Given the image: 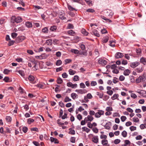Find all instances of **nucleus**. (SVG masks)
Segmentation results:
<instances>
[{
  "label": "nucleus",
  "instance_id": "nucleus-22",
  "mask_svg": "<svg viewBox=\"0 0 146 146\" xmlns=\"http://www.w3.org/2000/svg\"><path fill=\"white\" fill-rule=\"evenodd\" d=\"M140 62L144 65H146V58L144 57L141 58L140 59Z\"/></svg>",
  "mask_w": 146,
  "mask_h": 146
},
{
  "label": "nucleus",
  "instance_id": "nucleus-25",
  "mask_svg": "<svg viewBox=\"0 0 146 146\" xmlns=\"http://www.w3.org/2000/svg\"><path fill=\"white\" fill-rule=\"evenodd\" d=\"M3 80L6 82H10L11 81L9 77L6 76L3 79Z\"/></svg>",
  "mask_w": 146,
  "mask_h": 146
},
{
  "label": "nucleus",
  "instance_id": "nucleus-47",
  "mask_svg": "<svg viewBox=\"0 0 146 146\" xmlns=\"http://www.w3.org/2000/svg\"><path fill=\"white\" fill-rule=\"evenodd\" d=\"M75 92H77L78 93L83 94L84 93V91L82 89L76 90Z\"/></svg>",
  "mask_w": 146,
  "mask_h": 146
},
{
  "label": "nucleus",
  "instance_id": "nucleus-40",
  "mask_svg": "<svg viewBox=\"0 0 146 146\" xmlns=\"http://www.w3.org/2000/svg\"><path fill=\"white\" fill-rule=\"evenodd\" d=\"M57 82L58 84H60L62 82L63 80L60 78L59 77L58 78Z\"/></svg>",
  "mask_w": 146,
  "mask_h": 146
},
{
  "label": "nucleus",
  "instance_id": "nucleus-15",
  "mask_svg": "<svg viewBox=\"0 0 146 146\" xmlns=\"http://www.w3.org/2000/svg\"><path fill=\"white\" fill-rule=\"evenodd\" d=\"M46 43L48 45H52V40L51 39H48L46 41Z\"/></svg>",
  "mask_w": 146,
  "mask_h": 146
},
{
  "label": "nucleus",
  "instance_id": "nucleus-24",
  "mask_svg": "<svg viewBox=\"0 0 146 146\" xmlns=\"http://www.w3.org/2000/svg\"><path fill=\"white\" fill-rule=\"evenodd\" d=\"M143 70V68L142 67H141L136 68L135 70L136 72L139 73L142 72Z\"/></svg>",
  "mask_w": 146,
  "mask_h": 146
},
{
  "label": "nucleus",
  "instance_id": "nucleus-23",
  "mask_svg": "<svg viewBox=\"0 0 146 146\" xmlns=\"http://www.w3.org/2000/svg\"><path fill=\"white\" fill-rule=\"evenodd\" d=\"M57 29V27L56 26L54 25L51 27L50 29L52 31H55Z\"/></svg>",
  "mask_w": 146,
  "mask_h": 146
},
{
  "label": "nucleus",
  "instance_id": "nucleus-38",
  "mask_svg": "<svg viewBox=\"0 0 146 146\" xmlns=\"http://www.w3.org/2000/svg\"><path fill=\"white\" fill-rule=\"evenodd\" d=\"M102 143L104 145H107L108 143V141L107 140H103L102 141Z\"/></svg>",
  "mask_w": 146,
  "mask_h": 146
},
{
  "label": "nucleus",
  "instance_id": "nucleus-35",
  "mask_svg": "<svg viewBox=\"0 0 146 146\" xmlns=\"http://www.w3.org/2000/svg\"><path fill=\"white\" fill-rule=\"evenodd\" d=\"M79 80V77L77 75H75L73 78V80L74 81H77Z\"/></svg>",
  "mask_w": 146,
  "mask_h": 146
},
{
  "label": "nucleus",
  "instance_id": "nucleus-7",
  "mask_svg": "<svg viewBox=\"0 0 146 146\" xmlns=\"http://www.w3.org/2000/svg\"><path fill=\"white\" fill-rule=\"evenodd\" d=\"M98 63L100 64H101L103 66H104L106 65L107 62L106 60L104 59L100 58L98 60Z\"/></svg>",
  "mask_w": 146,
  "mask_h": 146
},
{
  "label": "nucleus",
  "instance_id": "nucleus-43",
  "mask_svg": "<svg viewBox=\"0 0 146 146\" xmlns=\"http://www.w3.org/2000/svg\"><path fill=\"white\" fill-rule=\"evenodd\" d=\"M127 132L125 131H123L121 133V135L124 137H127Z\"/></svg>",
  "mask_w": 146,
  "mask_h": 146
},
{
  "label": "nucleus",
  "instance_id": "nucleus-60",
  "mask_svg": "<svg viewBox=\"0 0 146 146\" xmlns=\"http://www.w3.org/2000/svg\"><path fill=\"white\" fill-rule=\"evenodd\" d=\"M6 119L7 121L9 122L11 121L12 120L11 117L10 116H7Z\"/></svg>",
  "mask_w": 146,
  "mask_h": 146
},
{
  "label": "nucleus",
  "instance_id": "nucleus-2",
  "mask_svg": "<svg viewBox=\"0 0 146 146\" xmlns=\"http://www.w3.org/2000/svg\"><path fill=\"white\" fill-rule=\"evenodd\" d=\"M104 15L109 18H111L114 14V13L111 10L106 9L104 11Z\"/></svg>",
  "mask_w": 146,
  "mask_h": 146
},
{
  "label": "nucleus",
  "instance_id": "nucleus-36",
  "mask_svg": "<svg viewBox=\"0 0 146 146\" xmlns=\"http://www.w3.org/2000/svg\"><path fill=\"white\" fill-rule=\"evenodd\" d=\"M35 120L34 119L30 118L28 119L27 120V123L28 124H30L32 123Z\"/></svg>",
  "mask_w": 146,
  "mask_h": 146
},
{
  "label": "nucleus",
  "instance_id": "nucleus-59",
  "mask_svg": "<svg viewBox=\"0 0 146 146\" xmlns=\"http://www.w3.org/2000/svg\"><path fill=\"white\" fill-rule=\"evenodd\" d=\"M17 72L22 76H23L24 75L23 71L22 70H20L19 71H17Z\"/></svg>",
  "mask_w": 146,
  "mask_h": 146
},
{
  "label": "nucleus",
  "instance_id": "nucleus-18",
  "mask_svg": "<svg viewBox=\"0 0 146 146\" xmlns=\"http://www.w3.org/2000/svg\"><path fill=\"white\" fill-rule=\"evenodd\" d=\"M71 96L72 98L74 100L77 98L78 97V95L74 93H72L71 95Z\"/></svg>",
  "mask_w": 146,
  "mask_h": 146
},
{
  "label": "nucleus",
  "instance_id": "nucleus-11",
  "mask_svg": "<svg viewBox=\"0 0 146 146\" xmlns=\"http://www.w3.org/2000/svg\"><path fill=\"white\" fill-rule=\"evenodd\" d=\"M111 125V123L109 121L108 122L106 123V125H104L105 128L107 129H109L110 128V126Z\"/></svg>",
  "mask_w": 146,
  "mask_h": 146
},
{
  "label": "nucleus",
  "instance_id": "nucleus-56",
  "mask_svg": "<svg viewBox=\"0 0 146 146\" xmlns=\"http://www.w3.org/2000/svg\"><path fill=\"white\" fill-rule=\"evenodd\" d=\"M62 119H65V118H67V114L66 113H64V115L61 117Z\"/></svg>",
  "mask_w": 146,
  "mask_h": 146
},
{
  "label": "nucleus",
  "instance_id": "nucleus-49",
  "mask_svg": "<svg viewBox=\"0 0 146 146\" xmlns=\"http://www.w3.org/2000/svg\"><path fill=\"white\" fill-rule=\"evenodd\" d=\"M64 61L65 62V64H67L70 62H71L72 60H71L70 59H65V60Z\"/></svg>",
  "mask_w": 146,
  "mask_h": 146
},
{
  "label": "nucleus",
  "instance_id": "nucleus-10",
  "mask_svg": "<svg viewBox=\"0 0 146 146\" xmlns=\"http://www.w3.org/2000/svg\"><path fill=\"white\" fill-rule=\"evenodd\" d=\"M139 62H132L131 64V66L133 68H135L139 64Z\"/></svg>",
  "mask_w": 146,
  "mask_h": 146
},
{
  "label": "nucleus",
  "instance_id": "nucleus-50",
  "mask_svg": "<svg viewBox=\"0 0 146 146\" xmlns=\"http://www.w3.org/2000/svg\"><path fill=\"white\" fill-rule=\"evenodd\" d=\"M17 34L15 33H13L11 34V37L13 38H15L17 37Z\"/></svg>",
  "mask_w": 146,
  "mask_h": 146
},
{
  "label": "nucleus",
  "instance_id": "nucleus-26",
  "mask_svg": "<svg viewBox=\"0 0 146 146\" xmlns=\"http://www.w3.org/2000/svg\"><path fill=\"white\" fill-rule=\"evenodd\" d=\"M119 97V95L117 94H113V96L111 97V99L112 100H114L117 98Z\"/></svg>",
  "mask_w": 146,
  "mask_h": 146
},
{
  "label": "nucleus",
  "instance_id": "nucleus-21",
  "mask_svg": "<svg viewBox=\"0 0 146 146\" xmlns=\"http://www.w3.org/2000/svg\"><path fill=\"white\" fill-rule=\"evenodd\" d=\"M70 51L72 52L75 54H80V51L77 49H72Z\"/></svg>",
  "mask_w": 146,
  "mask_h": 146
},
{
  "label": "nucleus",
  "instance_id": "nucleus-42",
  "mask_svg": "<svg viewBox=\"0 0 146 146\" xmlns=\"http://www.w3.org/2000/svg\"><path fill=\"white\" fill-rule=\"evenodd\" d=\"M76 138L74 137H71L70 138V141L72 143H75V142Z\"/></svg>",
  "mask_w": 146,
  "mask_h": 146
},
{
  "label": "nucleus",
  "instance_id": "nucleus-31",
  "mask_svg": "<svg viewBox=\"0 0 146 146\" xmlns=\"http://www.w3.org/2000/svg\"><path fill=\"white\" fill-rule=\"evenodd\" d=\"M82 129L83 130V131H85L87 133L89 132L90 130V129L86 127H83L82 128Z\"/></svg>",
  "mask_w": 146,
  "mask_h": 146
},
{
  "label": "nucleus",
  "instance_id": "nucleus-12",
  "mask_svg": "<svg viewBox=\"0 0 146 146\" xmlns=\"http://www.w3.org/2000/svg\"><path fill=\"white\" fill-rule=\"evenodd\" d=\"M109 40V37L108 36H106L103 37L102 39V42L104 43H107Z\"/></svg>",
  "mask_w": 146,
  "mask_h": 146
},
{
  "label": "nucleus",
  "instance_id": "nucleus-44",
  "mask_svg": "<svg viewBox=\"0 0 146 146\" xmlns=\"http://www.w3.org/2000/svg\"><path fill=\"white\" fill-rule=\"evenodd\" d=\"M15 43V41L13 40H10L9 41L8 43V45L10 46L13 45Z\"/></svg>",
  "mask_w": 146,
  "mask_h": 146
},
{
  "label": "nucleus",
  "instance_id": "nucleus-62",
  "mask_svg": "<svg viewBox=\"0 0 146 146\" xmlns=\"http://www.w3.org/2000/svg\"><path fill=\"white\" fill-rule=\"evenodd\" d=\"M87 117L89 121H92L93 119V117L91 115H88L87 116Z\"/></svg>",
  "mask_w": 146,
  "mask_h": 146
},
{
  "label": "nucleus",
  "instance_id": "nucleus-19",
  "mask_svg": "<svg viewBox=\"0 0 146 146\" xmlns=\"http://www.w3.org/2000/svg\"><path fill=\"white\" fill-rule=\"evenodd\" d=\"M81 32L82 34L86 36H87L88 34V33L84 29H81Z\"/></svg>",
  "mask_w": 146,
  "mask_h": 146
},
{
  "label": "nucleus",
  "instance_id": "nucleus-33",
  "mask_svg": "<svg viewBox=\"0 0 146 146\" xmlns=\"http://www.w3.org/2000/svg\"><path fill=\"white\" fill-rule=\"evenodd\" d=\"M42 32L44 33H48V29L47 27H45L42 29Z\"/></svg>",
  "mask_w": 146,
  "mask_h": 146
},
{
  "label": "nucleus",
  "instance_id": "nucleus-51",
  "mask_svg": "<svg viewBox=\"0 0 146 146\" xmlns=\"http://www.w3.org/2000/svg\"><path fill=\"white\" fill-rule=\"evenodd\" d=\"M67 27L69 29H73L74 26L72 24L69 23L68 24Z\"/></svg>",
  "mask_w": 146,
  "mask_h": 146
},
{
  "label": "nucleus",
  "instance_id": "nucleus-64",
  "mask_svg": "<svg viewBox=\"0 0 146 146\" xmlns=\"http://www.w3.org/2000/svg\"><path fill=\"white\" fill-rule=\"evenodd\" d=\"M33 143L36 146H40V144L38 142L36 141H33Z\"/></svg>",
  "mask_w": 146,
  "mask_h": 146
},
{
  "label": "nucleus",
  "instance_id": "nucleus-61",
  "mask_svg": "<svg viewBox=\"0 0 146 146\" xmlns=\"http://www.w3.org/2000/svg\"><path fill=\"white\" fill-rule=\"evenodd\" d=\"M133 121L134 122H138L139 121V120L138 117H133Z\"/></svg>",
  "mask_w": 146,
  "mask_h": 146
},
{
  "label": "nucleus",
  "instance_id": "nucleus-28",
  "mask_svg": "<svg viewBox=\"0 0 146 146\" xmlns=\"http://www.w3.org/2000/svg\"><path fill=\"white\" fill-rule=\"evenodd\" d=\"M96 94L99 96V98H102L104 95L103 92L102 93H100L99 92H96Z\"/></svg>",
  "mask_w": 146,
  "mask_h": 146
},
{
  "label": "nucleus",
  "instance_id": "nucleus-9",
  "mask_svg": "<svg viewBox=\"0 0 146 146\" xmlns=\"http://www.w3.org/2000/svg\"><path fill=\"white\" fill-rule=\"evenodd\" d=\"M123 56V54L122 53L117 52L115 55V57L116 58L118 59L122 58Z\"/></svg>",
  "mask_w": 146,
  "mask_h": 146
},
{
  "label": "nucleus",
  "instance_id": "nucleus-13",
  "mask_svg": "<svg viewBox=\"0 0 146 146\" xmlns=\"http://www.w3.org/2000/svg\"><path fill=\"white\" fill-rule=\"evenodd\" d=\"M25 25L28 28H32L33 26L32 23L29 21L26 22L25 23Z\"/></svg>",
  "mask_w": 146,
  "mask_h": 146
},
{
  "label": "nucleus",
  "instance_id": "nucleus-46",
  "mask_svg": "<svg viewBox=\"0 0 146 146\" xmlns=\"http://www.w3.org/2000/svg\"><path fill=\"white\" fill-rule=\"evenodd\" d=\"M71 99L69 98L67 96H66L64 100V102H70L71 101Z\"/></svg>",
  "mask_w": 146,
  "mask_h": 146
},
{
  "label": "nucleus",
  "instance_id": "nucleus-39",
  "mask_svg": "<svg viewBox=\"0 0 146 146\" xmlns=\"http://www.w3.org/2000/svg\"><path fill=\"white\" fill-rule=\"evenodd\" d=\"M45 2L46 4L50 5L53 2V0H45Z\"/></svg>",
  "mask_w": 146,
  "mask_h": 146
},
{
  "label": "nucleus",
  "instance_id": "nucleus-3",
  "mask_svg": "<svg viewBox=\"0 0 146 146\" xmlns=\"http://www.w3.org/2000/svg\"><path fill=\"white\" fill-rule=\"evenodd\" d=\"M25 39V37L24 36H21L17 37L16 39V42L17 43L23 41Z\"/></svg>",
  "mask_w": 146,
  "mask_h": 146
},
{
  "label": "nucleus",
  "instance_id": "nucleus-41",
  "mask_svg": "<svg viewBox=\"0 0 146 146\" xmlns=\"http://www.w3.org/2000/svg\"><path fill=\"white\" fill-rule=\"evenodd\" d=\"M68 33L71 35H73L75 34V33L72 30L68 31Z\"/></svg>",
  "mask_w": 146,
  "mask_h": 146
},
{
  "label": "nucleus",
  "instance_id": "nucleus-34",
  "mask_svg": "<svg viewBox=\"0 0 146 146\" xmlns=\"http://www.w3.org/2000/svg\"><path fill=\"white\" fill-rule=\"evenodd\" d=\"M62 62L60 60H58L56 62V64L57 66H59L62 64Z\"/></svg>",
  "mask_w": 146,
  "mask_h": 146
},
{
  "label": "nucleus",
  "instance_id": "nucleus-45",
  "mask_svg": "<svg viewBox=\"0 0 146 146\" xmlns=\"http://www.w3.org/2000/svg\"><path fill=\"white\" fill-rule=\"evenodd\" d=\"M28 128L27 127H23L22 128L23 131L25 133H26L27 131Z\"/></svg>",
  "mask_w": 146,
  "mask_h": 146
},
{
  "label": "nucleus",
  "instance_id": "nucleus-17",
  "mask_svg": "<svg viewBox=\"0 0 146 146\" xmlns=\"http://www.w3.org/2000/svg\"><path fill=\"white\" fill-rule=\"evenodd\" d=\"M35 78L32 75H30L28 77V79L31 82V83L34 84L35 83L33 82Z\"/></svg>",
  "mask_w": 146,
  "mask_h": 146
},
{
  "label": "nucleus",
  "instance_id": "nucleus-37",
  "mask_svg": "<svg viewBox=\"0 0 146 146\" xmlns=\"http://www.w3.org/2000/svg\"><path fill=\"white\" fill-rule=\"evenodd\" d=\"M142 81L141 76L136 80V82L137 83H139Z\"/></svg>",
  "mask_w": 146,
  "mask_h": 146
},
{
  "label": "nucleus",
  "instance_id": "nucleus-8",
  "mask_svg": "<svg viewBox=\"0 0 146 146\" xmlns=\"http://www.w3.org/2000/svg\"><path fill=\"white\" fill-rule=\"evenodd\" d=\"M91 33L92 35H94L95 36L98 37H99L100 36L99 33L96 29L93 30L91 32Z\"/></svg>",
  "mask_w": 146,
  "mask_h": 146
},
{
  "label": "nucleus",
  "instance_id": "nucleus-32",
  "mask_svg": "<svg viewBox=\"0 0 146 146\" xmlns=\"http://www.w3.org/2000/svg\"><path fill=\"white\" fill-rule=\"evenodd\" d=\"M110 45L111 47H114L115 46V42L113 40H110L109 41Z\"/></svg>",
  "mask_w": 146,
  "mask_h": 146
},
{
  "label": "nucleus",
  "instance_id": "nucleus-20",
  "mask_svg": "<svg viewBox=\"0 0 146 146\" xmlns=\"http://www.w3.org/2000/svg\"><path fill=\"white\" fill-rule=\"evenodd\" d=\"M141 80L143 82L145 83L146 82V75L143 74L141 76Z\"/></svg>",
  "mask_w": 146,
  "mask_h": 146
},
{
  "label": "nucleus",
  "instance_id": "nucleus-58",
  "mask_svg": "<svg viewBox=\"0 0 146 146\" xmlns=\"http://www.w3.org/2000/svg\"><path fill=\"white\" fill-rule=\"evenodd\" d=\"M109 96L107 95H105L103 98V100L105 101H107L109 98Z\"/></svg>",
  "mask_w": 146,
  "mask_h": 146
},
{
  "label": "nucleus",
  "instance_id": "nucleus-54",
  "mask_svg": "<svg viewBox=\"0 0 146 146\" xmlns=\"http://www.w3.org/2000/svg\"><path fill=\"white\" fill-rule=\"evenodd\" d=\"M129 129L131 131H133L134 130H136V127L133 126H131L130 127Z\"/></svg>",
  "mask_w": 146,
  "mask_h": 146
},
{
  "label": "nucleus",
  "instance_id": "nucleus-6",
  "mask_svg": "<svg viewBox=\"0 0 146 146\" xmlns=\"http://www.w3.org/2000/svg\"><path fill=\"white\" fill-rule=\"evenodd\" d=\"M65 15V13L64 11L60 12L59 14V18L62 20L65 19L66 18V17H64Z\"/></svg>",
  "mask_w": 146,
  "mask_h": 146
},
{
  "label": "nucleus",
  "instance_id": "nucleus-63",
  "mask_svg": "<svg viewBox=\"0 0 146 146\" xmlns=\"http://www.w3.org/2000/svg\"><path fill=\"white\" fill-rule=\"evenodd\" d=\"M97 82L95 81H92L91 83V85L92 86H95L97 85Z\"/></svg>",
  "mask_w": 146,
  "mask_h": 146
},
{
  "label": "nucleus",
  "instance_id": "nucleus-57",
  "mask_svg": "<svg viewBox=\"0 0 146 146\" xmlns=\"http://www.w3.org/2000/svg\"><path fill=\"white\" fill-rule=\"evenodd\" d=\"M126 119V117L125 116H122L121 117V119L122 122L124 121Z\"/></svg>",
  "mask_w": 146,
  "mask_h": 146
},
{
  "label": "nucleus",
  "instance_id": "nucleus-48",
  "mask_svg": "<svg viewBox=\"0 0 146 146\" xmlns=\"http://www.w3.org/2000/svg\"><path fill=\"white\" fill-rule=\"evenodd\" d=\"M68 9L71 11H73L74 10H75L76 11H77V9H75L73 8L72 6L70 5H68Z\"/></svg>",
  "mask_w": 146,
  "mask_h": 146
},
{
  "label": "nucleus",
  "instance_id": "nucleus-29",
  "mask_svg": "<svg viewBox=\"0 0 146 146\" xmlns=\"http://www.w3.org/2000/svg\"><path fill=\"white\" fill-rule=\"evenodd\" d=\"M11 71V70H10L7 69H5L4 70L3 72L4 74H9L10 72Z\"/></svg>",
  "mask_w": 146,
  "mask_h": 146
},
{
  "label": "nucleus",
  "instance_id": "nucleus-53",
  "mask_svg": "<svg viewBox=\"0 0 146 146\" xmlns=\"http://www.w3.org/2000/svg\"><path fill=\"white\" fill-rule=\"evenodd\" d=\"M121 141L120 139H117L114 140V143L116 144L117 145Z\"/></svg>",
  "mask_w": 146,
  "mask_h": 146
},
{
  "label": "nucleus",
  "instance_id": "nucleus-5",
  "mask_svg": "<svg viewBox=\"0 0 146 146\" xmlns=\"http://www.w3.org/2000/svg\"><path fill=\"white\" fill-rule=\"evenodd\" d=\"M67 86L68 87H70L72 88H76L77 87L76 84H73L72 83L69 82L67 83Z\"/></svg>",
  "mask_w": 146,
  "mask_h": 146
},
{
  "label": "nucleus",
  "instance_id": "nucleus-55",
  "mask_svg": "<svg viewBox=\"0 0 146 146\" xmlns=\"http://www.w3.org/2000/svg\"><path fill=\"white\" fill-rule=\"evenodd\" d=\"M62 76L63 78H67L68 75L66 72H64L62 74Z\"/></svg>",
  "mask_w": 146,
  "mask_h": 146
},
{
  "label": "nucleus",
  "instance_id": "nucleus-14",
  "mask_svg": "<svg viewBox=\"0 0 146 146\" xmlns=\"http://www.w3.org/2000/svg\"><path fill=\"white\" fill-rule=\"evenodd\" d=\"M92 140L93 142L94 143H97L98 142V136H94L92 138Z\"/></svg>",
  "mask_w": 146,
  "mask_h": 146
},
{
  "label": "nucleus",
  "instance_id": "nucleus-27",
  "mask_svg": "<svg viewBox=\"0 0 146 146\" xmlns=\"http://www.w3.org/2000/svg\"><path fill=\"white\" fill-rule=\"evenodd\" d=\"M70 131L69 132V133L71 135H74L75 134V132L74 130L72 129V128H70L69 129Z\"/></svg>",
  "mask_w": 146,
  "mask_h": 146
},
{
  "label": "nucleus",
  "instance_id": "nucleus-52",
  "mask_svg": "<svg viewBox=\"0 0 146 146\" xmlns=\"http://www.w3.org/2000/svg\"><path fill=\"white\" fill-rule=\"evenodd\" d=\"M101 33L102 34H105L108 33V31L105 29H104L101 30Z\"/></svg>",
  "mask_w": 146,
  "mask_h": 146
},
{
  "label": "nucleus",
  "instance_id": "nucleus-1",
  "mask_svg": "<svg viewBox=\"0 0 146 146\" xmlns=\"http://www.w3.org/2000/svg\"><path fill=\"white\" fill-rule=\"evenodd\" d=\"M11 19V22L14 23L15 22L17 23H20L22 21V18L19 17H16L15 16H13Z\"/></svg>",
  "mask_w": 146,
  "mask_h": 146
},
{
  "label": "nucleus",
  "instance_id": "nucleus-4",
  "mask_svg": "<svg viewBox=\"0 0 146 146\" xmlns=\"http://www.w3.org/2000/svg\"><path fill=\"white\" fill-rule=\"evenodd\" d=\"M104 111L102 110H98V112L96 113L95 114V117L96 118L100 117L101 115H104Z\"/></svg>",
  "mask_w": 146,
  "mask_h": 146
},
{
  "label": "nucleus",
  "instance_id": "nucleus-16",
  "mask_svg": "<svg viewBox=\"0 0 146 146\" xmlns=\"http://www.w3.org/2000/svg\"><path fill=\"white\" fill-rule=\"evenodd\" d=\"M131 72V71L128 69L125 70L123 72V74L125 76H128Z\"/></svg>",
  "mask_w": 146,
  "mask_h": 146
},
{
  "label": "nucleus",
  "instance_id": "nucleus-30",
  "mask_svg": "<svg viewBox=\"0 0 146 146\" xmlns=\"http://www.w3.org/2000/svg\"><path fill=\"white\" fill-rule=\"evenodd\" d=\"M68 72L69 74L70 75H73L76 73V72L75 71H74L71 69H70L69 70Z\"/></svg>",
  "mask_w": 146,
  "mask_h": 146
}]
</instances>
